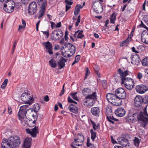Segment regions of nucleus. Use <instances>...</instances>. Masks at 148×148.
<instances>
[{
  "label": "nucleus",
  "instance_id": "obj_1",
  "mask_svg": "<svg viewBox=\"0 0 148 148\" xmlns=\"http://www.w3.org/2000/svg\"><path fill=\"white\" fill-rule=\"evenodd\" d=\"M117 72L121 79V84H124L125 87L128 90H132L134 87V81L132 78L127 77L131 72L128 70L123 71L120 68L118 70Z\"/></svg>",
  "mask_w": 148,
  "mask_h": 148
},
{
  "label": "nucleus",
  "instance_id": "obj_2",
  "mask_svg": "<svg viewBox=\"0 0 148 148\" xmlns=\"http://www.w3.org/2000/svg\"><path fill=\"white\" fill-rule=\"evenodd\" d=\"M139 111L136 109H134L130 111L128 117V119L130 120L131 121H133L134 120L135 116H136L138 120L144 122V127H145L147 125L148 123V117H146L145 116L148 117V114L147 111L145 110L144 112H141L138 114Z\"/></svg>",
  "mask_w": 148,
  "mask_h": 148
},
{
  "label": "nucleus",
  "instance_id": "obj_3",
  "mask_svg": "<svg viewBox=\"0 0 148 148\" xmlns=\"http://www.w3.org/2000/svg\"><path fill=\"white\" fill-rule=\"evenodd\" d=\"M82 92L84 95H87L83 100L84 105L89 107L93 106L94 104L93 101L97 99L96 92H93L90 94L91 92V90L88 88H85L83 89Z\"/></svg>",
  "mask_w": 148,
  "mask_h": 148
},
{
  "label": "nucleus",
  "instance_id": "obj_4",
  "mask_svg": "<svg viewBox=\"0 0 148 148\" xmlns=\"http://www.w3.org/2000/svg\"><path fill=\"white\" fill-rule=\"evenodd\" d=\"M21 143L17 136H11L8 139H4L1 144V148H13L18 147Z\"/></svg>",
  "mask_w": 148,
  "mask_h": 148
},
{
  "label": "nucleus",
  "instance_id": "obj_5",
  "mask_svg": "<svg viewBox=\"0 0 148 148\" xmlns=\"http://www.w3.org/2000/svg\"><path fill=\"white\" fill-rule=\"evenodd\" d=\"M84 137L83 135L80 134H77V138L75 139L74 142L71 144L72 148H77L75 146H80L83 144Z\"/></svg>",
  "mask_w": 148,
  "mask_h": 148
},
{
  "label": "nucleus",
  "instance_id": "obj_6",
  "mask_svg": "<svg viewBox=\"0 0 148 148\" xmlns=\"http://www.w3.org/2000/svg\"><path fill=\"white\" fill-rule=\"evenodd\" d=\"M106 98L109 102L116 106H119L120 104L117 101L118 99L116 94L108 93L107 94Z\"/></svg>",
  "mask_w": 148,
  "mask_h": 148
},
{
  "label": "nucleus",
  "instance_id": "obj_7",
  "mask_svg": "<svg viewBox=\"0 0 148 148\" xmlns=\"http://www.w3.org/2000/svg\"><path fill=\"white\" fill-rule=\"evenodd\" d=\"M19 119L23 125H27L29 127H33L35 125L36 120H29L26 116L19 118Z\"/></svg>",
  "mask_w": 148,
  "mask_h": 148
},
{
  "label": "nucleus",
  "instance_id": "obj_8",
  "mask_svg": "<svg viewBox=\"0 0 148 148\" xmlns=\"http://www.w3.org/2000/svg\"><path fill=\"white\" fill-rule=\"evenodd\" d=\"M21 99L22 101L28 104L29 105H30L33 103L34 99L27 93H23L21 95Z\"/></svg>",
  "mask_w": 148,
  "mask_h": 148
},
{
  "label": "nucleus",
  "instance_id": "obj_9",
  "mask_svg": "<svg viewBox=\"0 0 148 148\" xmlns=\"http://www.w3.org/2000/svg\"><path fill=\"white\" fill-rule=\"evenodd\" d=\"M115 94L118 99H124L126 97V94L125 90L121 88H118L116 90Z\"/></svg>",
  "mask_w": 148,
  "mask_h": 148
},
{
  "label": "nucleus",
  "instance_id": "obj_10",
  "mask_svg": "<svg viewBox=\"0 0 148 148\" xmlns=\"http://www.w3.org/2000/svg\"><path fill=\"white\" fill-rule=\"evenodd\" d=\"M51 38L55 40H57L61 38L63 36L62 32L60 29L54 30L51 35Z\"/></svg>",
  "mask_w": 148,
  "mask_h": 148
},
{
  "label": "nucleus",
  "instance_id": "obj_11",
  "mask_svg": "<svg viewBox=\"0 0 148 148\" xmlns=\"http://www.w3.org/2000/svg\"><path fill=\"white\" fill-rule=\"evenodd\" d=\"M92 8L95 12L98 13L101 12L102 11L101 4L98 1H95L93 3Z\"/></svg>",
  "mask_w": 148,
  "mask_h": 148
},
{
  "label": "nucleus",
  "instance_id": "obj_12",
  "mask_svg": "<svg viewBox=\"0 0 148 148\" xmlns=\"http://www.w3.org/2000/svg\"><path fill=\"white\" fill-rule=\"evenodd\" d=\"M136 90L137 93L142 94L148 90V88L146 85L140 84L136 86Z\"/></svg>",
  "mask_w": 148,
  "mask_h": 148
},
{
  "label": "nucleus",
  "instance_id": "obj_13",
  "mask_svg": "<svg viewBox=\"0 0 148 148\" xmlns=\"http://www.w3.org/2000/svg\"><path fill=\"white\" fill-rule=\"evenodd\" d=\"M143 97L139 95H137L134 99V105L136 107H140L143 104Z\"/></svg>",
  "mask_w": 148,
  "mask_h": 148
},
{
  "label": "nucleus",
  "instance_id": "obj_14",
  "mask_svg": "<svg viewBox=\"0 0 148 148\" xmlns=\"http://www.w3.org/2000/svg\"><path fill=\"white\" fill-rule=\"evenodd\" d=\"M28 106L29 105L26 104L20 107L18 114V118L26 116L25 114L27 113V109Z\"/></svg>",
  "mask_w": 148,
  "mask_h": 148
},
{
  "label": "nucleus",
  "instance_id": "obj_15",
  "mask_svg": "<svg viewBox=\"0 0 148 148\" xmlns=\"http://www.w3.org/2000/svg\"><path fill=\"white\" fill-rule=\"evenodd\" d=\"M28 12L31 15H33L37 11V5L35 2H33L29 5Z\"/></svg>",
  "mask_w": 148,
  "mask_h": 148
},
{
  "label": "nucleus",
  "instance_id": "obj_16",
  "mask_svg": "<svg viewBox=\"0 0 148 148\" xmlns=\"http://www.w3.org/2000/svg\"><path fill=\"white\" fill-rule=\"evenodd\" d=\"M38 126H35L33 128L30 129H26V132L28 134H30L33 137H35L37 134L39 133L38 129Z\"/></svg>",
  "mask_w": 148,
  "mask_h": 148
},
{
  "label": "nucleus",
  "instance_id": "obj_17",
  "mask_svg": "<svg viewBox=\"0 0 148 148\" xmlns=\"http://www.w3.org/2000/svg\"><path fill=\"white\" fill-rule=\"evenodd\" d=\"M119 143L122 146L125 147H127L129 146L130 143L126 138L124 137H121L117 139Z\"/></svg>",
  "mask_w": 148,
  "mask_h": 148
},
{
  "label": "nucleus",
  "instance_id": "obj_18",
  "mask_svg": "<svg viewBox=\"0 0 148 148\" xmlns=\"http://www.w3.org/2000/svg\"><path fill=\"white\" fill-rule=\"evenodd\" d=\"M140 59L137 55H136L132 57L131 63L134 65H138L140 63Z\"/></svg>",
  "mask_w": 148,
  "mask_h": 148
},
{
  "label": "nucleus",
  "instance_id": "obj_19",
  "mask_svg": "<svg viewBox=\"0 0 148 148\" xmlns=\"http://www.w3.org/2000/svg\"><path fill=\"white\" fill-rule=\"evenodd\" d=\"M60 60L58 62V66L60 69H61L65 66V63L67 62V59L62 56H59Z\"/></svg>",
  "mask_w": 148,
  "mask_h": 148
},
{
  "label": "nucleus",
  "instance_id": "obj_20",
  "mask_svg": "<svg viewBox=\"0 0 148 148\" xmlns=\"http://www.w3.org/2000/svg\"><path fill=\"white\" fill-rule=\"evenodd\" d=\"M43 45L45 46V48L47 50V52L50 54H53L52 50V45L49 41L44 42L43 43Z\"/></svg>",
  "mask_w": 148,
  "mask_h": 148
},
{
  "label": "nucleus",
  "instance_id": "obj_21",
  "mask_svg": "<svg viewBox=\"0 0 148 148\" xmlns=\"http://www.w3.org/2000/svg\"><path fill=\"white\" fill-rule=\"evenodd\" d=\"M115 114L119 117L123 116L125 114V111L122 108H119L116 109L115 112Z\"/></svg>",
  "mask_w": 148,
  "mask_h": 148
},
{
  "label": "nucleus",
  "instance_id": "obj_22",
  "mask_svg": "<svg viewBox=\"0 0 148 148\" xmlns=\"http://www.w3.org/2000/svg\"><path fill=\"white\" fill-rule=\"evenodd\" d=\"M32 139L31 138L27 137L24 140L23 148H30L31 145Z\"/></svg>",
  "mask_w": 148,
  "mask_h": 148
},
{
  "label": "nucleus",
  "instance_id": "obj_23",
  "mask_svg": "<svg viewBox=\"0 0 148 148\" xmlns=\"http://www.w3.org/2000/svg\"><path fill=\"white\" fill-rule=\"evenodd\" d=\"M67 47L68 48V50L71 53V55H73L75 53L76 51V48L75 47L73 44L68 43L67 44Z\"/></svg>",
  "mask_w": 148,
  "mask_h": 148
},
{
  "label": "nucleus",
  "instance_id": "obj_24",
  "mask_svg": "<svg viewBox=\"0 0 148 148\" xmlns=\"http://www.w3.org/2000/svg\"><path fill=\"white\" fill-rule=\"evenodd\" d=\"M91 112L93 115L98 116H99L100 110L98 107H93L91 108Z\"/></svg>",
  "mask_w": 148,
  "mask_h": 148
},
{
  "label": "nucleus",
  "instance_id": "obj_25",
  "mask_svg": "<svg viewBox=\"0 0 148 148\" xmlns=\"http://www.w3.org/2000/svg\"><path fill=\"white\" fill-rule=\"evenodd\" d=\"M39 5H40L41 10H45L47 5V1L44 0H37Z\"/></svg>",
  "mask_w": 148,
  "mask_h": 148
},
{
  "label": "nucleus",
  "instance_id": "obj_26",
  "mask_svg": "<svg viewBox=\"0 0 148 148\" xmlns=\"http://www.w3.org/2000/svg\"><path fill=\"white\" fill-rule=\"evenodd\" d=\"M69 110L71 112L77 114L78 113V108L75 105L71 104L69 106Z\"/></svg>",
  "mask_w": 148,
  "mask_h": 148
},
{
  "label": "nucleus",
  "instance_id": "obj_27",
  "mask_svg": "<svg viewBox=\"0 0 148 148\" xmlns=\"http://www.w3.org/2000/svg\"><path fill=\"white\" fill-rule=\"evenodd\" d=\"M83 32V31L82 30H78L75 32L73 36L75 38L77 36L78 38H82L84 36V35L82 34Z\"/></svg>",
  "mask_w": 148,
  "mask_h": 148
},
{
  "label": "nucleus",
  "instance_id": "obj_28",
  "mask_svg": "<svg viewBox=\"0 0 148 148\" xmlns=\"http://www.w3.org/2000/svg\"><path fill=\"white\" fill-rule=\"evenodd\" d=\"M5 3L4 5V6L7 7H12L13 6V8H14L15 5V3L12 0H10Z\"/></svg>",
  "mask_w": 148,
  "mask_h": 148
},
{
  "label": "nucleus",
  "instance_id": "obj_29",
  "mask_svg": "<svg viewBox=\"0 0 148 148\" xmlns=\"http://www.w3.org/2000/svg\"><path fill=\"white\" fill-rule=\"evenodd\" d=\"M49 63L50 66L52 68H55L57 66L58 64L56 61L53 59L50 60Z\"/></svg>",
  "mask_w": 148,
  "mask_h": 148
},
{
  "label": "nucleus",
  "instance_id": "obj_30",
  "mask_svg": "<svg viewBox=\"0 0 148 148\" xmlns=\"http://www.w3.org/2000/svg\"><path fill=\"white\" fill-rule=\"evenodd\" d=\"M3 8L4 11L9 13H11L12 12L14 9V8H13V6L11 7H6L3 6Z\"/></svg>",
  "mask_w": 148,
  "mask_h": 148
},
{
  "label": "nucleus",
  "instance_id": "obj_31",
  "mask_svg": "<svg viewBox=\"0 0 148 148\" xmlns=\"http://www.w3.org/2000/svg\"><path fill=\"white\" fill-rule=\"evenodd\" d=\"M116 15L115 12H114L112 13V15L111 16L110 20L111 23L114 24V21L116 19Z\"/></svg>",
  "mask_w": 148,
  "mask_h": 148
},
{
  "label": "nucleus",
  "instance_id": "obj_32",
  "mask_svg": "<svg viewBox=\"0 0 148 148\" xmlns=\"http://www.w3.org/2000/svg\"><path fill=\"white\" fill-rule=\"evenodd\" d=\"M107 118L108 121L112 124L114 123V121H118V119L114 118L112 116H107Z\"/></svg>",
  "mask_w": 148,
  "mask_h": 148
},
{
  "label": "nucleus",
  "instance_id": "obj_33",
  "mask_svg": "<svg viewBox=\"0 0 148 148\" xmlns=\"http://www.w3.org/2000/svg\"><path fill=\"white\" fill-rule=\"evenodd\" d=\"M62 55L65 57H69L73 55H71V53H70V52L69 51H66L64 52H62Z\"/></svg>",
  "mask_w": 148,
  "mask_h": 148
},
{
  "label": "nucleus",
  "instance_id": "obj_34",
  "mask_svg": "<svg viewBox=\"0 0 148 148\" xmlns=\"http://www.w3.org/2000/svg\"><path fill=\"white\" fill-rule=\"evenodd\" d=\"M90 132L91 134V139L93 141L96 137V133L94 132L92 129L90 130Z\"/></svg>",
  "mask_w": 148,
  "mask_h": 148
},
{
  "label": "nucleus",
  "instance_id": "obj_35",
  "mask_svg": "<svg viewBox=\"0 0 148 148\" xmlns=\"http://www.w3.org/2000/svg\"><path fill=\"white\" fill-rule=\"evenodd\" d=\"M143 47L142 46L140 45L138 46L137 47L138 50L137 51L136 50L135 47H133L132 48V50L133 52H135L136 53H138L139 52L141 51L140 50V49L143 48Z\"/></svg>",
  "mask_w": 148,
  "mask_h": 148
},
{
  "label": "nucleus",
  "instance_id": "obj_36",
  "mask_svg": "<svg viewBox=\"0 0 148 148\" xmlns=\"http://www.w3.org/2000/svg\"><path fill=\"white\" fill-rule=\"evenodd\" d=\"M142 65L144 66H148V58H146L143 59L141 62Z\"/></svg>",
  "mask_w": 148,
  "mask_h": 148
},
{
  "label": "nucleus",
  "instance_id": "obj_37",
  "mask_svg": "<svg viewBox=\"0 0 148 148\" xmlns=\"http://www.w3.org/2000/svg\"><path fill=\"white\" fill-rule=\"evenodd\" d=\"M134 141L135 146L136 147H138L140 143V141L138 138L135 137Z\"/></svg>",
  "mask_w": 148,
  "mask_h": 148
},
{
  "label": "nucleus",
  "instance_id": "obj_38",
  "mask_svg": "<svg viewBox=\"0 0 148 148\" xmlns=\"http://www.w3.org/2000/svg\"><path fill=\"white\" fill-rule=\"evenodd\" d=\"M40 14L38 16V18L40 19L44 14L45 12V10H41L40 11Z\"/></svg>",
  "mask_w": 148,
  "mask_h": 148
},
{
  "label": "nucleus",
  "instance_id": "obj_39",
  "mask_svg": "<svg viewBox=\"0 0 148 148\" xmlns=\"http://www.w3.org/2000/svg\"><path fill=\"white\" fill-rule=\"evenodd\" d=\"M143 103L145 104L148 103V96L146 95L144 97H143Z\"/></svg>",
  "mask_w": 148,
  "mask_h": 148
},
{
  "label": "nucleus",
  "instance_id": "obj_40",
  "mask_svg": "<svg viewBox=\"0 0 148 148\" xmlns=\"http://www.w3.org/2000/svg\"><path fill=\"white\" fill-rule=\"evenodd\" d=\"M77 92L73 93L71 94V96L73 98L76 100H78V98L76 95Z\"/></svg>",
  "mask_w": 148,
  "mask_h": 148
},
{
  "label": "nucleus",
  "instance_id": "obj_41",
  "mask_svg": "<svg viewBox=\"0 0 148 148\" xmlns=\"http://www.w3.org/2000/svg\"><path fill=\"white\" fill-rule=\"evenodd\" d=\"M80 9L78 8L77 7H75V9L74 10V14L75 15L78 14L79 12L80 11Z\"/></svg>",
  "mask_w": 148,
  "mask_h": 148
},
{
  "label": "nucleus",
  "instance_id": "obj_42",
  "mask_svg": "<svg viewBox=\"0 0 148 148\" xmlns=\"http://www.w3.org/2000/svg\"><path fill=\"white\" fill-rule=\"evenodd\" d=\"M91 123L93 126V127L94 130H96L98 129V126L93 121H91Z\"/></svg>",
  "mask_w": 148,
  "mask_h": 148
},
{
  "label": "nucleus",
  "instance_id": "obj_43",
  "mask_svg": "<svg viewBox=\"0 0 148 148\" xmlns=\"http://www.w3.org/2000/svg\"><path fill=\"white\" fill-rule=\"evenodd\" d=\"M143 20L148 25V15H145L143 17Z\"/></svg>",
  "mask_w": 148,
  "mask_h": 148
},
{
  "label": "nucleus",
  "instance_id": "obj_44",
  "mask_svg": "<svg viewBox=\"0 0 148 148\" xmlns=\"http://www.w3.org/2000/svg\"><path fill=\"white\" fill-rule=\"evenodd\" d=\"M34 108L36 111H38L40 109L39 105L38 104H35L34 105Z\"/></svg>",
  "mask_w": 148,
  "mask_h": 148
},
{
  "label": "nucleus",
  "instance_id": "obj_45",
  "mask_svg": "<svg viewBox=\"0 0 148 148\" xmlns=\"http://www.w3.org/2000/svg\"><path fill=\"white\" fill-rule=\"evenodd\" d=\"M41 32L43 33L44 35L46 36V38H48L49 36L48 30L45 31H42Z\"/></svg>",
  "mask_w": 148,
  "mask_h": 148
},
{
  "label": "nucleus",
  "instance_id": "obj_46",
  "mask_svg": "<svg viewBox=\"0 0 148 148\" xmlns=\"http://www.w3.org/2000/svg\"><path fill=\"white\" fill-rule=\"evenodd\" d=\"M90 72L88 68H86V72L85 76V79L86 78L89 74Z\"/></svg>",
  "mask_w": 148,
  "mask_h": 148
},
{
  "label": "nucleus",
  "instance_id": "obj_47",
  "mask_svg": "<svg viewBox=\"0 0 148 148\" xmlns=\"http://www.w3.org/2000/svg\"><path fill=\"white\" fill-rule=\"evenodd\" d=\"M132 40V37H128L127 39L125 40L126 41V42L127 45L128 44H129V42H130Z\"/></svg>",
  "mask_w": 148,
  "mask_h": 148
},
{
  "label": "nucleus",
  "instance_id": "obj_48",
  "mask_svg": "<svg viewBox=\"0 0 148 148\" xmlns=\"http://www.w3.org/2000/svg\"><path fill=\"white\" fill-rule=\"evenodd\" d=\"M142 77L143 75L141 73L139 72L137 73V77L138 79H140L142 78Z\"/></svg>",
  "mask_w": 148,
  "mask_h": 148
},
{
  "label": "nucleus",
  "instance_id": "obj_49",
  "mask_svg": "<svg viewBox=\"0 0 148 148\" xmlns=\"http://www.w3.org/2000/svg\"><path fill=\"white\" fill-rule=\"evenodd\" d=\"M139 26L142 27H143L146 29L148 30V28H147L143 23L142 21H141V23Z\"/></svg>",
  "mask_w": 148,
  "mask_h": 148
},
{
  "label": "nucleus",
  "instance_id": "obj_50",
  "mask_svg": "<svg viewBox=\"0 0 148 148\" xmlns=\"http://www.w3.org/2000/svg\"><path fill=\"white\" fill-rule=\"evenodd\" d=\"M30 0H21L22 2L24 4H27L29 3Z\"/></svg>",
  "mask_w": 148,
  "mask_h": 148
},
{
  "label": "nucleus",
  "instance_id": "obj_51",
  "mask_svg": "<svg viewBox=\"0 0 148 148\" xmlns=\"http://www.w3.org/2000/svg\"><path fill=\"white\" fill-rule=\"evenodd\" d=\"M102 84L103 86L104 87H106L107 85V82L106 80H103L102 81Z\"/></svg>",
  "mask_w": 148,
  "mask_h": 148
},
{
  "label": "nucleus",
  "instance_id": "obj_52",
  "mask_svg": "<svg viewBox=\"0 0 148 148\" xmlns=\"http://www.w3.org/2000/svg\"><path fill=\"white\" fill-rule=\"evenodd\" d=\"M65 2L66 3V4L69 5H71L73 3V2H71L68 0H65Z\"/></svg>",
  "mask_w": 148,
  "mask_h": 148
},
{
  "label": "nucleus",
  "instance_id": "obj_53",
  "mask_svg": "<svg viewBox=\"0 0 148 148\" xmlns=\"http://www.w3.org/2000/svg\"><path fill=\"white\" fill-rule=\"evenodd\" d=\"M125 44H126V41L125 40L123 41L120 43V46L121 47H123L125 45Z\"/></svg>",
  "mask_w": 148,
  "mask_h": 148
},
{
  "label": "nucleus",
  "instance_id": "obj_54",
  "mask_svg": "<svg viewBox=\"0 0 148 148\" xmlns=\"http://www.w3.org/2000/svg\"><path fill=\"white\" fill-rule=\"evenodd\" d=\"M44 100L46 101L47 102L49 101V97L48 95H46L44 97Z\"/></svg>",
  "mask_w": 148,
  "mask_h": 148
},
{
  "label": "nucleus",
  "instance_id": "obj_55",
  "mask_svg": "<svg viewBox=\"0 0 148 148\" xmlns=\"http://www.w3.org/2000/svg\"><path fill=\"white\" fill-rule=\"evenodd\" d=\"M80 58V55H77L75 56V59L78 62Z\"/></svg>",
  "mask_w": 148,
  "mask_h": 148
},
{
  "label": "nucleus",
  "instance_id": "obj_56",
  "mask_svg": "<svg viewBox=\"0 0 148 148\" xmlns=\"http://www.w3.org/2000/svg\"><path fill=\"white\" fill-rule=\"evenodd\" d=\"M64 84L63 86L62 89V90L61 93L60 94V96H62L64 94Z\"/></svg>",
  "mask_w": 148,
  "mask_h": 148
},
{
  "label": "nucleus",
  "instance_id": "obj_57",
  "mask_svg": "<svg viewBox=\"0 0 148 148\" xmlns=\"http://www.w3.org/2000/svg\"><path fill=\"white\" fill-rule=\"evenodd\" d=\"M25 27V26H24V25L22 26V25H19V29H18V31H19L20 30H21V29H24Z\"/></svg>",
  "mask_w": 148,
  "mask_h": 148
},
{
  "label": "nucleus",
  "instance_id": "obj_58",
  "mask_svg": "<svg viewBox=\"0 0 148 148\" xmlns=\"http://www.w3.org/2000/svg\"><path fill=\"white\" fill-rule=\"evenodd\" d=\"M71 5H66V12L71 7Z\"/></svg>",
  "mask_w": 148,
  "mask_h": 148
},
{
  "label": "nucleus",
  "instance_id": "obj_59",
  "mask_svg": "<svg viewBox=\"0 0 148 148\" xmlns=\"http://www.w3.org/2000/svg\"><path fill=\"white\" fill-rule=\"evenodd\" d=\"M68 102L70 103H72L73 101V100L69 96L68 97Z\"/></svg>",
  "mask_w": 148,
  "mask_h": 148
},
{
  "label": "nucleus",
  "instance_id": "obj_60",
  "mask_svg": "<svg viewBox=\"0 0 148 148\" xmlns=\"http://www.w3.org/2000/svg\"><path fill=\"white\" fill-rule=\"evenodd\" d=\"M60 49V47L58 45H56L55 46L54 49L55 50H58Z\"/></svg>",
  "mask_w": 148,
  "mask_h": 148
},
{
  "label": "nucleus",
  "instance_id": "obj_61",
  "mask_svg": "<svg viewBox=\"0 0 148 148\" xmlns=\"http://www.w3.org/2000/svg\"><path fill=\"white\" fill-rule=\"evenodd\" d=\"M8 82V79H6L4 80L3 84H5V85H7Z\"/></svg>",
  "mask_w": 148,
  "mask_h": 148
},
{
  "label": "nucleus",
  "instance_id": "obj_62",
  "mask_svg": "<svg viewBox=\"0 0 148 148\" xmlns=\"http://www.w3.org/2000/svg\"><path fill=\"white\" fill-rule=\"evenodd\" d=\"M32 116H33V118L34 119V120H36V121L37 118V116L36 114L35 115L33 114L32 115Z\"/></svg>",
  "mask_w": 148,
  "mask_h": 148
},
{
  "label": "nucleus",
  "instance_id": "obj_63",
  "mask_svg": "<svg viewBox=\"0 0 148 148\" xmlns=\"http://www.w3.org/2000/svg\"><path fill=\"white\" fill-rule=\"evenodd\" d=\"M8 111L9 114H12V110L11 108L9 107L8 108Z\"/></svg>",
  "mask_w": 148,
  "mask_h": 148
},
{
  "label": "nucleus",
  "instance_id": "obj_64",
  "mask_svg": "<svg viewBox=\"0 0 148 148\" xmlns=\"http://www.w3.org/2000/svg\"><path fill=\"white\" fill-rule=\"evenodd\" d=\"M95 73L99 77H101L100 73H99L98 71H95Z\"/></svg>",
  "mask_w": 148,
  "mask_h": 148
}]
</instances>
